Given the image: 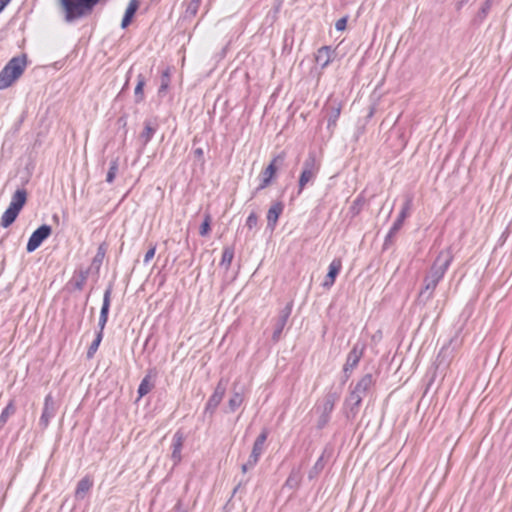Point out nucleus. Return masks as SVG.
Instances as JSON below:
<instances>
[{
    "label": "nucleus",
    "instance_id": "nucleus-1",
    "mask_svg": "<svg viewBox=\"0 0 512 512\" xmlns=\"http://www.w3.org/2000/svg\"><path fill=\"white\" fill-rule=\"evenodd\" d=\"M26 67V55H20L10 59L0 71V90L11 87L23 75Z\"/></svg>",
    "mask_w": 512,
    "mask_h": 512
},
{
    "label": "nucleus",
    "instance_id": "nucleus-2",
    "mask_svg": "<svg viewBox=\"0 0 512 512\" xmlns=\"http://www.w3.org/2000/svg\"><path fill=\"white\" fill-rule=\"evenodd\" d=\"M107 1L108 0H60V4L65 12L66 21L71 22L89 15L96 5Z\"/></svg>",
    "mask_w": 512,
    "mask_h": 512
},
{
    "label": "nucleus",
    "instance_id": "nucleus-3",
    "mask_svg": "<svg viewBox=\"0 0 512 512\" xmlns=\"http://www.w3.org/2000/svg\"><path fill=\"white\" fill-rule=\"evenodd\" d=\"M442 256H443V253H440L439 256L437 257L434 265L431 268L430 275L425 278V280H424L425 286H424L422 293L429 291V296L432 295V293L436 289L438 283L440 282V280L443 278L444 274L446 273L449 265L451 264L452 256L448 254V255H446L444 261L438 265Z\"/></svg>",
    "mask_w": 512,
    "mask_h": 512
},
{
    "label": "nucleus",
    "instance_id": "nucleus-4",
    "mask_svg": "<svg viewBox=\"0 0 512 512\" xmlns=\"http://www.w3.org/2000/svg\"><path fill=\"white\" fill-rule=\"evenodd\" d=\"M320 170V162L317 160L315 155L310 154L303 164V169L299 177V190L300 194L305 186L316 178Z\"/></svg>",
    "mask_w": 512,
    "mask_h": 512
},
{
    "label": "nucleus",
    "instance_id": "nucleus-5",
    "mask_svg": "<svg viewBox=\"0 0 512 512\" xmlns=\"http://www.w3.org/2000/svg\"><path fill=\"white\" fill-rule=\"evenodd\" d=\"M267 437H268L267 430H263L256 438L248 461L242 465V471L244 473L249 468L254 467L258 463L259 458H260L261 454L263 453L264 444L267 440Z\"/></svg>",
    "mask_w": 512,
    "mask_h": 512
},
{
    "label": "nucleus",
    "instance_id": "nucleus-6",
    "mask_svg": "<svg viewBox=\"0 0 512 512\" xmlns=\"http://www.w3.org/2000/svg\"><path fill=\"white\" fill-rule=\"evenodd\" d=\"M51 233L52 229L49 225H41L30 236L26 246L27 252L31 253L35 251L43 243V241H45L51 235Z\"/></svg>",
    "mask_w": 512,
    "mask_h": 512
},
{
    "label": "nucleus",
    "instance_id": "nucleus-7",
    "mask_svg": "<svg viewBox=\"0 0 512 512\" xmlns=\"http://www.w3.org/2000/svg\"><path fill=\"white\" fill-rule=\"evenodd\" d=\"M283 159L282 155L274 157L268 166L261 173V182L258 190H262L270 185L271 181L275 178L277 173V162Z\"/></svg>",
    "mask_w": 512,
    "mask_h": 512
},
{
    "label": "nucleus",
    "instance_id": "nucleus-8",
    "mask_svg": "<svg viewBox=\"0 0 512 512\" xmlns=\"http://www.w3.org/2000/svg\"><path fill=\"white\" fill-rule=\"evenodd\" d=\"M342 269V260L335 258L331 261L328 267V273L324 279L323 286L330 288L335 283L336 277Z\"/></svg>",
    "mask_w": 512,
    "mask_h": 512
},
{
    "label": "nucleus",
    "instance_id": "nucleus-9",
    "mask_svg": "<svg viewBox=\"0 0 512 512\" xmlns=\"http://www.w3.org/2000/svg\"><path fill=\"white\" fill-rule=\"evenodd\" d=\"M334 51L330 46L320 47L315 54V61L321 68L327 67L333 60Z\"/></svg>",
    "mask_w": 512,
    "mask_h": 512
},
{
    "label": "nucleus",
    "instance_id": "nucleus-10",
    "mask_svg": "<svg viewBox=\"0 0 512 512\" xmlns=\"http://www.w3.org/2000/svg\"><path fill=\"white\" fill-rule=\"evenodd\" d=\"M284 210V205L282 202L280 201H277V202H274L268 212H267V222H268V225L271 226L272 228H274L278 222V219L280 217V215L282 214Z\"/></svg>",
    "mask_w": 512,
    "mask_h": 512
},
{
    "label": "nucleus",
    "instance_id": "nucleus-11",
    "mask_svg": "<svg viewBox=\"0 0 512 512\" xmlns=\"http://www.w3.org/2000/svg\"><path fill=\"white\" fill-rule=\"evenodd\" d=\"M184 443V436L181 432H176L174 435V441H173V450H172V459L174 461V464H179L182 460V447Z\"/></svg>",
    "mask_w": 512,
    "mask_h": 512
},
{
    "label": "nucleus",
    "instance_id": "nucleus-12",
    "mask_svg": "<svg viewBox=\"0 0 512 512\" xmlns=\"http://www.w3.org/2000/svg\"><path fill=\"white\" fill-rule=\"evenodd\" d=\"M139 6H140L139 0H130L129 1V4L125 10V14H124V17L121 22V27L123 29L127 28L131 24V22L134 18V15L136 14L137 10L139 9Z\"/></svg>",
    "mask_w": 512,
    "mask_h": 512
},
{
    "label": "nucleus",
    "instance_id": "nucleus-13",
    "mask_svg": "<svg viewBox=\"0 0 512 512\" xmlns=\"http://www.w3.org/2000/svg\"><path fill=\"white\" fill-rule=\"evenodd\" d=\"M27 201V192L25 189H18L13 194L8 207L21 211Z\"/></svg>",
    "mask_w": 512,
    "mask_h": 512
},
{
    "label": "nucleus",
    "instance_id": "nucleus-14",
    "mask_svg": "<svg viewBox=\"0 0 512 512\" xmlns=\"http://www.w3.org/2000/svg\"><path fill=\"white\" fill-rule=\"evenodd\" d=\"M93 481L89 476L82 478L76 487L75 495L78 498H83L85 494L92 488Z\"/></svg>",
    "mask_w": 512,
    "mask_h": 512
},
{
    "label": "nucleus",
    "instance_id": "nucleus-15",
    "mask_svg": "<svg viewBox=\"0 0 512 512\" xmlns=\"http://www.w3.org/2000/svg\"><path fill=\"white\" fill-rule=\"evenodd\" d=\"M20 211L8 207L1 216V226L8 228L18 217Z\"/></svg>",
    "mask_w": 512,
    "mask_h": 512
},
{
    "label": "nucleus",
    "instance_id": "nucleus-16",
    "mask_svg": "<svg viewBox=\"0 0 512 512\" xmlns=\"http://www.w3.org/2000/svg\"><path fill=\"white\" fill-rule=\"evenodd\" d=\"M411 200H408L402 207L397 220L394 223L393 229L398 230L402 227L405 219L410 215L411 211Z\"/></svg>",
    "mask_w": 512,
    "mask_h": 512
},
{
    "label": "nucleus",
    "instance_id": "nucleus-17",
    "mask_svg": "<svg viewBox=\"0 0 512 512\" xmlns=\"http://www.w3.org/2000/svg\"><path fill=\"white\" fill-rule=\"evenodd\" d=\"M145 78L142 75H138L137 84L134 89L135 102L141 103L144 100V87H145Z\"/></svg>",
    "mask_w": 512,
    "mask_h": 512
},
{
    "label": "nucleus",
    "instance_id": "nucleus-18",
    "mask_svg": "<svg viewBox=\"0 0 512 512\" xmlns=\"http://www.w3.org/2000/svg\"><path fill=\"white\" fill-rule=\"evenodd\" d=\"M363 355V349H358L356 346L352 348L347 356L346 365L356 367Z\"/></svg>",
    "mask_w": 512,
    "mask_h": 512
},
{
    "label": "nucleus",
    "instance_id": "nucleus-19",
    "mask_svg": "<svg viewBox=\"0 0 512 512\" xmlns=\"http://www.w3.org/2000/svg\"><path fill=\"white\" fill-rule=\"evenodd\" d=\"M234 258V249L233 247H225L223 249L221 262L220 264L225 266L226 269H228L233 261Z\"/></svg>",
    "mask_w": 512,
    "mask_h": 512
},
{
    "label": "nucleus",
    "instance_id": "nucleus-20",
    "mask_svg": "<svg viewBox=\"0 0 512 512\" xmlns=\"http://www.w3.org/2000/svg\"><path fill=\"white\" fill-rule=\"evenodd\" d=\"M153 388V384L150 381V376H146L141 381L138 387V398H142L146 394H148Z\"/></svg>",
    "mask_w": 512,
    "mask_h": 512
},
{
    "label": "nucleus",
    "instance_id": "nucleus-21",
    "mask_svg": "<svg viewBox=\"0 0 512 512\" xmlns=\"http://www.w3.org/2000/svg\"><path fill=\"white\" fill-rule=\"evenodd\" d=\"M102 339H103L102 332H98L96 335V338L93 340V342L91 343V345L89 346V348L87 350V358L91 359L94 357L95 353L97 352V350L99 348V345H100Z\"/></svg>",
    "mask_w": 512,
    "mask_h": 512
},
{
    "label": "nucleus",
    "instance_id": "nucleus-22",
    "mask_svg": "<svg viewBox=\"0 0 512 512\" xmlns=\"http://www.w3.org/2000/svg\"><path fill=\"white\" fill-rule=\"evenodd\" d=\"M15 405L13 401H10L8 405L3 409L0 415V424L4 425L9 417L15 413Z\"/></svg>",
    "mask_w": 512,
    "mask_h": 512
},
{
    "label": "nucleus",
    "instance_id": "nucleus-23",
    "mask_svg": "<svg viewBox=\"0 0 512 512\" xmlns=\"http://www.w3.org/2000/svg\"><path fill=\"white\" fill-rule=\"evenodd\" d=\"M110 302H111V289L109 288L104 293L103 305H102L101 312H100L101 317L108 318Z\"/></svg>",
    "mask_w": 512,
    "mask_h": 512
},
{
    "label": "nucleus",
    "instance_id": "nucleus-24",
    "mask_svg": "<svg viewBox=\"0 0 512 512\" xmlns=\"http://www.w3.org/2000/svg\"><path fill=\"white\" fill-rule=\"evenodd\" d=\"M169 85H170V70L166 69L162 72L161 85H160L158 93L164 94L167 91V89L169 88Z\"/></svg>",
    "mask_w": 512,
    "mask_h": 512
},
{
    "label": "nucleus",
    "instance_id": "nucleus-25",
    "mask_svg": "<svg viewBox=\"0 0 512 512\" xmlns=\"http://www.w3.org/2000/svg\"><path fill=\"white\" fill-rule=\"evenodd\" d=\"M211 230V216L210 214H206L204 217V221L200 226L199 233L201 236H206L209 234Z\"/></svg>",
    "mask_w": 512,
    "mask_h": 512
},
{
    "label": "nucleus",
    "instance_id": "nucleus-26",
    "mask_svg": "<svg viewBox=\"0 0 512 512\" xmlns=\"http://www.w3.org/2000/svg\"><path fill=\"white\" fill-rule=\"evenodd\" d=\"M243 402V397L240 393H235L229 400V407L232 411L238 409Z\"/></svg>",
    "mask_w": 512,
    "mask_h": 512
},
{
    "label": "nucleus",
    "instance_id": "nucleus-27",
    "mask_svg": "<svg viewBox=\"0 0 512 512\" xmlns=\"http://www.w3.org/2000/svg\"><path fill=\"white\" fill-rule=\"evenodd\" d=\"M154 132L155 130L150 124L145 125V128L141 133V138H143L144 144H147L152 139Z\"/></svg>",
    "mask_w": 512,
    "mask_h": 512
},
{
    "label": "nucleus",
    "instance_id": "nucleus-28",
    "mask_svg": "<svg viewBox=\"0 0 512 512\" xmlns=\"http://www.w3.org/2000/svg\"><path fill=\"white\" fill-rule=\"evenodd\" d=\"M117 170H118V165H117V162L114 161L110 168H109V171L107 173V177H106V181L108 183H112L115 179V176H116V173H117Z\"/></svg>",
    "mask_w": 512,
    "mask_h": 512
},
{
    "label": "nucleus",
    "instance_id": "nucleus-29",
    "mask_svg": "<svg viewBox=\"0 0 512 512\" xmlns=\"http://www.w3.org/2000/svg\"><path fill=\"white\" fill-rule=\"evenodd\" d=\"M257 223H258V217L257 215L252 212L248 217H247V220H246V226L249 228V229H253L254 227L257 226Z\"/></svg>",
    "mask_w": 512,
    "mask_h": 512
},
{
    "label": "nucleus",
    "instance_id": "nucleus-30",
    "mask_svg": "<svg viewBox=\"0 0 512 512\" xmlns=\"http://www.w3.org/2000/svg\"><path fill=\"white\" fill-rule=\"evenodd\" d=\"M155 253H156V246L155 245H152L148 251L146 252L145 256H144V263H149L155 256Z\"/></svg>",
    "mask_w": 512,
    "mask_h": 512
},
{
    "label": "nucleus",
    "instance_id": "nucleus-31",
    "mask_svg": "<svg viewBox=\"0 0 512 512\" xmlns=\"http://www.w3.org/2000/svg\"><path fill=\"white\" fill-rule=\"evenodd\" d=\"M224 392L221 391L218 393L217 391L211 396L209 403H214L215 405H218L220 401L222 400Z\"/></svg>",
    "mask_w": 512,
    "mask_h": 512
},
{
    "label": "nucleus",
    "instance_id": "nucleus-32",
    "mask_svg": "<svg viewBox=\"0 0 512 512\" xmlns=\"http://www.w3.org/2000/svg\"><path fill=\"white\" fill-rule=\"evenodd\" d=\"M371 383V376L367 375L364 378L361 379V381L357 384V388L362 387L364 389H367Z\"/></svg>",
    "mask_w": 512,
    "mask_h": 512
},
{
    "label": "nucleus",
    "instance_id": "nucleus-33",
    "mask_svg": "<svg viewBox=\"0 0 512 512\" xmlns=\"http://www.w3.org/2000/svg\"><path fill=\"white\" fill-rule=\"evenodd\" d=\"M346 24H347L346 18H341L336 22L335 27L337 30L342 31L346 28Z\"/></svg>",
    "mask_w": 512,
    "mask_h": 512
},
{
    "label": "nucleus",
    "instance_id": "nucleus-34",
    "mask_svg": "<svg viewBox=\"0 0 512 512\" xmlns=\"http://www.w3.org/2000/svg\"><path fill=\"white\" fill-rule=\"evenodd\" d=\"M107 321H108V318L101 317V316L99 317V331L98 332L103 333Z\"/></svg>",
    "mask_w": 512,
    "mask_h": 512
},
{
    "label": "nucleus",
    "instance_id": "nucleus-35",
    "mask_svg": "<svg viewBox=\"0 0 512 512\" xmlns=\"http://www.w3.org/2000/svg\"><path fill=\"white\" fill-rule=\"evenodd\" d=\"M11 2V0H0V13L5 9V7Z\"/></svg>",
    "mask_w": 512,
    "mask_h": 512
},
{
    "label": "nucleus",
    "instance_id": "nucleus-36",
    "mask_svg": "<svg viewBox=\"0 0 512 512\" xmlns=\"http://www.w3.org/2000/svg\"><path fill=\"white\" fill-rule=\"evenodd\" d=\"M41 422H43L44 426L46 427L48 425L49 419L46 416L45 412L41 416Z\"/></svg>",
    "mask_w": 512,
    "mask_h": 512
},
{
    "label": "nucleus",
    "instance_id": "nucleus-37",
    "mask_svg": "<svg viewBox=\"0 0 512 512\" xmlns=\"http://www.w3.org/2000/svg\"><path fill=\"white\" fill-rule=\"evenodd\" d=\"M194 153L198 157H202L203 156V150L201 148L196 149Z\"/></svg>",
    "mask_w": 512,
    "mask_h": 512
},
{
    "label": "nucleus",
    "instance_id": "nucleus-38",
    "mask_svg": "<svg viewBox=\"0 0 512 512\" xmlns=\"http://www.w3.org/2000/svg\"><path fill=\"white\" fill-rule=\"evenodd\" d=\"M340 112H341V107H340V106H338V107L336 108V110L334 111L335 118H338V117H339Z\"/></svg>",
    "mask_w": 512,
    "mask_h": 512
},
{
    "label": "nucleus",
    "instance_id": "nucleus-39",
    "mask_svg": "<svg viewBox=\"0 0 512 512\" xmlns=\"http://www.w3.org/2000/svg\"><path fill=\"white\" fill-rule=\"evenodd\" d=\"M195 1H196V3H199L200 0H195Z\"/></svg>",
    "mask_w": 512,
    "mask_h": 512
}]
</instances>
